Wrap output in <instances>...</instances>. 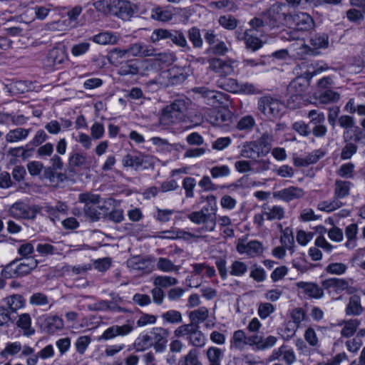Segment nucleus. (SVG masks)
Here are the masks:
<instances>
[{
    "mask_svg": "<svg viewBox=\"0 0 365 365\" xmlns=\"http://www.w3.org/2000/svg\"><path fill=\"white\" fill-rule=\"evenodd\" d=\"M248 24L250 29H247L241 36H238L239 39L244 40L246 46H262L268 43L264 35L271 29L262 13L252 19Z\"/></svg>",
    "mask_w": 365,
    "mask_h": 365,
    "instance_id": "1",
    "label": "nucleus"
},
{
    "mask_svg": "<svg viewBox=\"0 0 365 365\" xmlns=\"http://www.w3.org/2000/svg\"><path fill=\"white\" fill-rule=\"evenodd\" d=\"M188 102L183 99L175 100L162 110L160 123L169 126L186 120Z\"/></svg>",
    "mask_w": 365,
    "mask_h": 365,
    "instance_id": "2",
    "label": "nucleus"
},
{
    "mask_svg": "<svg viewBox=\"0 0 365 365\" xmlns=\"http://www.w3.org/2000/svg\"><path fill=\"white\" fill-rule=\"evenodd\" d=\"M272 141V135L264 133L258 140L245 145L241 150V155L246 158L265 156L271 149Z\"/></svg>",
    "mask_w": 365,
    "mask_h": 365,
    "instance_id": "3",
    "label": "nucleus"
},
{
    "mask_svg": "<svg viewBox=\"0 0 365 365\" xmlns=\"http://www.w3.org/2000/svg\"><path fill=\"white\" fill-rule=\"evenodd\" d=\"M287 8L284 4H274L266 11L262 12V16L271 30L283 26H289L291 19Z\"/></svg>",
    "mask_w": 365,
    "mask_h": 365,
    "instance_id": "4",
    "label": "nucleus"
},
{
    "mask_svg": "<svg viewBox=\"0 0 365 365\" xmlns=\"http://www.w3.org/2000/svg\"><path fill=\"white\" fill-rule=\"evenodd\" d=\"M15 263L16 261H13L2 270L1 274L4 278L22 277L29 274L37 267L38 261L34 257H30L16 267Z\"/></svg>",
    "mask_w": 365,
    "mask_h": 365,
    "instance_id": "5",
    "label": "nucleus"
},
{
    "mask_svg": "<svg viewBox=\"0 0 365 365\" xmlns=\"http://www.w3.org/2000/svg\"><path fill=\"white\" fill-rule=\"evenodd\" d=\"M258 110L268 119L275 120L282 115L283 104L271 96H262L257 103Z\"/></svg>",
    "mask_w": 365,
    "mask_h": 365,
    "instance_id": "6",
    "label": "nucleus"
},
{
    "mask_svg": "<svg viewBox=\"0 0 365 365\" xmlns=\"http://www.w3.org/2000/svg\"><path fill=\"white\" fill-rule=\"evenodd\" d=\"M175 336H186L190 344L197 348H202L205 345L206 337L200 330V327H193L192 325H181L174 331Z\"/></svg>",
    "mask_w": 365,
    "mask_h": 365,
    "instance_id": "7",
    "label": "nucleus"
},
{
    "mask_svg": "<svg viewBox=\"0 0 365 365\" xmlns=\"http://www.w3.org/2000/svg\"><path fill=\"white\" fill-rule=\"evenodd\" d=\"M187 218L196 225L202 224L203 226L199 229L204 232H212L216 226V213L208 212L207 207H203L199 211L192 212L187 215Z\"/></svg>",
    "mask_w": 365,
    "mask_h": 365,
    "instance_id": "8",
    "label": "nucleus"
},
{
    "mask_svg": "<svg viewBox=\"0 0 365 365\" xmlns=\"http://www.w3.org/2000/svg\"><path fill=\"white\" fill-rule=\"evenodd\" d=\"M192 91L203 98L206 104L213 107L224 105L225 101L228 100L226 94L220 91L209 90L205 87L194 88Z\"/></svg>",
    "mask_w": 365,
    "mask_h": 365,
    "instance_id": "9",
    "label": "nucleus"
},
{
    "mask_svg": "<svg viewBox=\"0 0 365 365\" xmlns=\"http://www.w3.org/2000/svg\"><path fill=\"white\" fill-rule=\"evenodd\" d=\"M41 209L38 205L29 206L23 202H16L10 207L9 213L15 218L34 219Z\"/></svg>",
    "mask_w": 365,
    "mask_h": 365,
    "instance_id": "10",
    "label": "nucleus"
},
{
    "mask_svg": "<svg viewBox=\"0 0 365 365\" xmlns=\"http://www.w3.org/2000/svg\"><path fill=\"white\" fill-rule=\"evenodd\" d=\"M309 73H304V76H299L293 80L287 87L288 93L291 98L301 99L307 93L310 84L311 78H309Z\"/></svg>",
    "mask_w": 365,
    "mask_h": 365,
    "instance_id": "11",
    "label": "nucleus"
},
{
    "mask_svg": "<svg viewBox=\"0 0 365 365\" xmlns=\"http://www.w3.org/2000/svg\"><path fill=\"white\" fill-rule=\"evenodd\" d=\"M145 47H130L128 49L123 50L115 48L109 53V59L110 62L115 63H120V58H129L131 56L138 54L143 56H150L153 53L143 49Z\"/></svg>",
    "mask_w": 365,
    "mask_h": 365,
    "instance_id": "12",
    "label": "nucleus"
},
{
    "mask_svg": "<svg viewBox=\"0 0 365 365\" xmlns=\"http://www.w3.org/2000/svg\"><path fill=\"white\" fill-rule=\"evenodd\" d=\"M236 250L240 254H246L251 257H255L263 253L264 247L257 240L247 242L245 239L240 238L238 240Z\"/></svg>",
    "mask_w": 365,
    "mask_h": 365,
    "instance_id": "13",
    "label": "nucleus"
},
{
    "mask_svg": "<svg viewBox=\"0 0 365 365\" xmlns=\"http://www.w3.org/2000/svg\"><path fill=\"white\" fill-rule=\"evenodd\" d=\"M289 27H294L299 31H309L314 26L312 17L305 12L290 14Z\"/></svg>",
    "mask_w": 365,
    "mask_h": 365,
    "instance_id": "14",
    "label": "nucleus"
},
{
    "mask_svg": "<svg viewBox=\"0 0 365 365\" xmlns=\"http://www.w3.org/2000/svg\"><path fill=\"white\" fill-rule=\"evenodd\" d=\"M150 336L155 351H163L166 347L169 331L163 327H153L150 331Z\"/></svg>",
    "mask_w": 365,
    "mask_h": 365,
    "instance_id": "15",
    "label": "nucleus"
},
{
    "mask_svg": "<svg viewBox=\"0 0 365 365\" xmlns=\"http://www.w3.org/2000/svg\"><path fill=\"white\" fill-rule=\"evenodd\" d=\"M304 191L302 188L290 186L273 193L274 198L289 202L294 200H299L304 196Z\"/></svg>",
    "mask_w": 365,
    "mask_h": 365,
    "instance_id": "16",
    "label": "nucleus"
},
{
    "mask_svg": "<svg viewBox=\"0 0 365 365\" xmlns=\"http://www.w3.org/2000/svg\"><path fill=\"white\" fill-rule=\"evenodd\" d=\"M233 63L234 61H225L217 58L209 60L210 68L221 77H225L234 73Z\"/></svg>",
    "mask_w": 365,
    "mask_h": 365,
    "instance_id": "17",
    "label": "nucleus"
},
{
    "mask_svg": "<svg viewBox=\"0 0 365 365\" xmlns=\"http://www.w3.org/2000/svg\"><path fill=\"white\" fill-rule=\"evenodd\" d=\"M133 329V326L130 323L125 324L122 326L113 325L104 331L100 339L109 340L117 336H126Z\"/></svg>",
    "mask_w": 365,
    "mask_h": 365,
    "instance_id": "18",
    "label": "nucleus"
},
{
    "mask_svg": "<svg viewBox=\"0 0 365 365\" xmlns=\"http://www.w3.org/2000/svg\"><path fill=\"white\" fill-rule=\"evenodd\" d=\"M322 287L323 289L327 290L329 292H334L339 294L349 287L348 281L344 279H339L336 277L329 278L322 281Z\"/></svg>",
    "mask_w": 365,
    "mask_h": 365,
    "instance_id": "19",
    "label": "nucleus"
},
{
    "mask_svg": "<svg viewBox=\"0 0 365 365\" xmlns=\"http://www.w3.org/2000/svg\"><path fill=\"white\" fill-rule=\"evenodd\" d=\"M66 58L64 47H53L49 51L44 64L48 68H54L56 66L62 63Z\"/></svg>",
    "mask_w": 365,
    "mask_h": 365,
    "instance_id": "20",
    "label": "nucleus"
},
{
    "mask_svg": "<svg viewBox=\"0 0 365 365\" xmlns=\"http://www.w3.org/2000/svg\"><path fill=\"white\" fill-rule=\"evenodd\" d=\"M299 289H302L304 293L310 298L320 299L324 297L323 287L313 282H299L296 284Z\"/></svg>",
    "mask_w": 365,
    "mask_h": 365,
    "instance_id": "21",
    "label": "nucleus"
},
{
    "mask_svg": "<svg viewBox=\"0 0 365 365\" xmlns=\"http://www.w3.org/2000/svg\"><path fill=\"white\" fill-rule=\"evenodd\" d=\"M190 324L185 325H192L193 327H200V324L205 322L209 317V310L205 307H199L189 313Z\"/></svg>",
    "mask_w": 365,
    "mask_h": 365,
    "instance_id": "22",
    "label": "nucleus"
},
{
    "mask_svg": "<svg viewBox=\"0 0 365 365\" xmlns=\"http://www.w3.org/2000/svg\"><path fill=\"white\" fill-rule=\"evenodd\" d=\"M93 43L101 45H114L119 41V36L110 31H104L99 33L92 37Z\"/></svg>",
    "mask_w": 365,
    "mask_h": 365,
    "instance_id": "23",
    "label": "nucleus"
},
{
    "mask_svg": "<svg viewBox=\"0 0 365 365\" xmlns=\"http://www.w3.org/2000/svg\"><path fill=\"white\" fill-rule=\"evenodd\" d=\"M30 131L31 129L17 128L9 130L6 133L5 138L8 143H16L26 139L28 137Z\"/></svg>",
    "mask_w": 365,
    "mask_h": 365,
    "instance_id": "24",
    "label": "nucleus"
},
{
    "mask_svg": "<svg viewBox=\"0 0 365 365\" xmlns=\"http://www.w3.org/2000/svg\"><path fill=\"white\" fill-rule=\"evenodd\" d=\"M357 233L358 226L355 223L351 224L345 228V236L347 239L345 243L346 248L351 250L356 246Z\"/></svg>",
    "mask_w": 365,
    "mask_h": 365,
    "instance_id": "25",
    "label": "nucleus"
},
{
    "mask_svg": "<svg viewBox=\"0 0 365 365\" xmlns=\"http://www.w3.org/2000/svg\"><path fill=\"white\" fill-rule=\"evenodd\" d=\"M351 183L349 181L336 180L334 183V196L337 200L344 198L349 195Z\"/></svg>",
    "mask_w": 365,
    "mask_h": 365,
    "instance_id": "26",
    "label": "nucleus"
},
{
    "mask_svg": "<svg viewBox=\"0 0 365 365\" xmlns=\"http://www.w3.org/2000/svg\"><path fill=\"white\" fill-rule=\"evenodd\" d=\"M173 16L171 11L158 6L153 8L150 11V18L158 21L166 22L170 21Z\"/></svg>",
    "mask_w": 365,
    "mask_h": 365,
    "instance_id": "27",
    "label": "nucleus"
},
{
    "mask_svg": "<svg viewBox=\"0 0 365 365\" xmlns=\"http://www.w3.org/2000/svg\"><path fill=\"white\" fill-rule=\"evenodd\" d=\"M35 86L33 82L28 81H16L11 84L10 90L14 93H24L34 91Z\"/></svg>",
    "mask_w": 365,
    "mask_h": 365,
    "instance_id": "28",
    "label": "nucleus"
},
{
    "mask_svg": "<svg viewBox=\"0 0 365 365\" xmlns=\"http://www.w3.org/2000/svg\"><path fill=\"white\" fill-rule=\"evenodd\" d=\"M338 121L339 125L346 129L343 133L344 140H350L351 137L350 135L349 128H351L354 125V118L350 115H343L339 118Z\"/></svg>",
    "mask_w": 365,
    "mask_h": 365,
    "instance_id": "29",
    "label": "nucleus"
},
{
    "mask_svg": "<svg viewBox=\"0 0 365 365\" xmlns=\"http://www.w3.org/2000/svg\"><path fill=\"white\" fill-rule=\"evenodd\" d=\"M31 319L29 314L24 313L19 316L16 325L24 330V335L30 336L34 333V329L31 328Z\"/></svg>",
    "mask_w": 365,
    "mask_h": 365,
    "instance_id": "30",
    "label": "nucleus"
},
{
    "mask_svg": "<svg viewBox=\"0 0 365 365\" xmlns=\"http://www.w3.org/2000/svg\"><path fill=\"white\" fill-rule=\"evenodd\" d=\"M362 312L360 297L354 295L350 297L349 302L346 308V313L348 315H359Z\"/></svg>",
    "mask_w": 365,
    "mask_h": 365,
    "instance_id": "31",
    "label": "nucleus"
},
{
    "mask_svg": "<svg viewBox=\"0 0 365 365\" xmlns=\"http://www.w3.org/2000/svg\"><path fill=\"white\" fill-rule=\"evenodd\" d=\"M5 301L9 309L13 312H16L18 309L22 308L25 303L24 297L20 294L9 296L5 299Z\"/></svg>",
    "mask_w": 365,
    "mask_h": 365,
    "instance_id": "32",
    "label": "nucleus"
},
{
    "mask_svg": "<svg viewBox=\"0 0 365 365\" xmlns=\"http://www.w3.org/2000/svg\"><path fill=\"white\" fill-rule=\"evenodd\" d=\"M157 269L165 272H178L179 266L174 264L169 259L160 257L156 263Z\"/></svg>",
    "mask_w": 365,
    "mask_h": 365,
    "instance_id": "33",
    "label": "nucleus"
},
{
    "mask_svg": "<svg viewBox=\"0 0 365 365\" xmlns=\"http://www.w3.org/2000/svg\"><path fill=\"white\" fill-rule=\"evenodd\" d=\"M342 324H344V327L341 331V336L344 337H350L356 332L359 325V321L356 319H349L348 321L343 322Z\"/></svg>",
    "mask_w": 365,
    "mask_h": 365,
    "instance_id": "34",
    "label": "nucleus"
},
{
    "mask_svg": "<svg viewBox=\"0 0 365 365\" xmlns=\"http://www.w3.org/2000/svg\"><path fill=\"white\" fill-rule=\"evenodd\" d=\"M45 322L46 328L50 332H55L57 330H61L64 326L63 319L56 315L48 317L46 319Z\"/></svg>",
    "mask_w": 365,
    "mask_h": 365,
    "instance_id": "35",
    "label": "nucleus"
},
{
    "mask_svg": "<svg viewBox=\"0 0 365 365\" xmlns=\"http://www.w3.org/2000/svg\"><path fill=\"white\" fill-rule=\"evenodd\" d=\"M101 195L91 192H86L78 195V201L85 205H98L101 202Z\"/></svg>",
    "mask_w": 365,
    "mask_h": 365,
    "instance_id": "36",
    "label": "nucleus"
},
{
    "mask_svg": "<svg viewBox=\"0 0 365 365\" xmlns=\"http://www.w3.org/2000/svg\"><path fill=\"white\" fill-rule=\"evenodd\" d=\"M319 103L323 104H328L331 103L337 102L340 98L339 93L331 90H327L321 93L318 97H317Z\"/></svg>",
    "mask_w": 365,
    "mask_h": 365,
    "instance_id": "37",
    "label": "nucleus"
},
{
    "mask_svg": "<svg viewBox=\"0 0 365 365\" xmlns=\"http://www.w3.org/2000/svg\"><path fill=\"white\" fill-rule=\"evenodd\" d=\"M178 282L176 278L169 276H157L153 279V284L160 289L175 285Z\"/></svg>",
    "mask_w": 365,
    "mask_h": 365,
    "instance_id": "38",
    "label": "nucleus"
},
{
    "mask_svg": "<svg viewBox=\"0 0 365 365\" xmlns=\"http://www.w3.org/2000/svg\"><path fill=\"white\" fill-rule=\"evenodd\" d=\"M218 83L222 88L229 92L237 93L241 89V86L234 78H222L218 81Z\"/></svg>",
    "mask_w": 365,
    "mask_h": 365,
    "instance_id": "39",
    "label": "nucleus"
},
{
    "mask_svg": "<svg viewBox=\"0 0 365 365\" xmlns=\"http://www.w3.org/2000/svg\"><path fill=\"white\" fill-rule=\"evenodd\" d=\"M284 209L277 205L268 208L267 210L263 212V215H264L268 220H281L284 217Z\"/></svg>",
    "mask_w": 365,
    "mask_h": 365,
    "instance_id": "40",
    "label": "nucleus"
},
{
    "mask_svg": "<svg viewBox=\"0 0 365 365\" xmlns=\"http://www.w3.org/2000/svg\"><path fill=\"white\" fill-rule=\"evenodd\" d=\"M219 24L227 30H234L238 25V20L232 15L220 16L218 19Z\"/></svg>",
    "mask_w": 365,
    "mask_h": 365,
    "instance_id": "41",
    "label": "nucleus"
},
{
    "mask_svg": "<svg viewBox=\"0 0 365 365\" xmlns=\"http://www.w3.org/2000/svg\"><path fill=\"white\" fill-rule=\"evenodd\" d=\"M342 205L343 203L340 200L334 198L331 201L320 202L317 205V208L319 210L330 212L340 208Z\"/></svg>",
    "mask_w": 365,
    "mask_h": 365,
    "instance_id": "42",
    "label": "nucleus"
},
{
    "mask_svg": "<svg viewBox=\"0 0 365 365\" xmlns=\"http://www.w3.org/2000/svg\"><path fill=\"white\" fill-rule=\"evenodd\" d=\"M209 6L213 9H226L228 11H235L237 9V6L232 0L211 1Z\"/></svg>",
    "mask_w": 365,
    "mask_h": 365,
    "instance_id": "43",
    "label": "nucleus"
},
{
    "mask_svg": "<svg viewBox=\"0 0 365 365\" xmlns=\"http://www.w3.org/2000/svg\"><path fill=\"white\" fill-rule=\"evenodd\" d=\"M95 205H85L83 208L85 217L88 218L91 222H97L101 218V212Z\"/></svg>",
    "mask_w": 365,
    "mask_h": 365,
    "instance_id": "44",
    "label": "nucleus"
},
{
    "mask_svg": "<svg viewBox=\"0 0 365 365\" xmlns=\"http://www.w3.org/2000/svg\"><path fill=\"white\" fill-rule=\"evenodd\" d=\"M119 16L125 19L131 16L134 14L130 2L128 1H120L118 4Z\"/></svg>",
    "mask_w": 365,
    "mask_h": 365,
    "instance_id": "45",
    "label": "nucleus"
},
{
    "mask_svg": "<svg viewBox=\"0 0 365 365\" xmlns=\"http://www.w3.org/2000/svg\"><path fill=\"white\" fill-rule=\"evenodd\" d=\"M163 233L165 234H170V236H168V237L172 239V240H176V239H184L185 240H189L191 238L193 237H197L194 234H192L191 232H186L184 230H165Z\"/></svg>",
    "mask_w": 365,
    "mask_h": 365,
    "instance_id": "46",
    "label": "nucleus"
},
{
    "mask_svg": "<svg viewBox=\"0 0 365 365\" xmlns=\"http://www.w3.org/2000/svg\"><path fill=\"white\" fill-rule=\"evenodd\" d=\"M135 346L137 351H144L151 346H153L151 336L145 334L138 338L135 343Z\"/></svg>",
    "mask_w": 365,
    "mask_h": 365,
    "instance_id": "47",
    "label": "nucleus"
},
{
    "mask_svg": "<svg viewBox=\"0 0 365 365\" xmlns=\"http://www.w3.org/2000/svg\"><path fill=\"white\" fill-rule=\"evenodd\" d=\"M232 343L235 348L238 349H243L244 346L246 345L247 336L242 330H237L234 332L232 336Z\"/></svg>",
    "mask_w": 365,
    "mask_h": 365,
    "instance_id": "48",
    "label": "nucleus"
},
{
    "mask_svg": "<svg viewBox=\"0 0 365 365\" xmlns=\"http://www.w3.org/2000/svg\"><path fill=\"white\" fill-rule=\"evenodd\" d=\"M143 160L140 155H126L123 159V165L125 167H139L143 164Z\"/></svg>",
    "mask_w": 365,
    "mask_h": 365,
    "instance_id": "49",
    "label": "nucleus"
},
{
    "mask_svg": "<svg viewBox=\"0 0 365 365\" xmlns=\"http://www.w3.org/2000/svg\"><path fill=\"white\" fill-rule=\"evenodd\" d=\"M162 318L167 322L177 324L182 322V314L176 310H169L162 314Z\"/></svg>",
    "mask_w": 365,
    "mask_h": 365,
    "instance_id": "50",
    "label": "nucleus"
},
{
    "mask_svg": "<svg viewBox=\"0 0 365 365\" xmlns=\"http://www.w3.org/2000/svg\"><path fill=\"white\" fill-rule=\"evenodd\" d=\"M177 46H187V41L183 33L178 30L170 31L169 38Z\"/></svg>",
    "mask_w": 365,
    "mask_h": 365,
    "instance_id": "51",
    "label": "nucleus"
},
{
    "mask_svg": "<svg viewBox=\"0 0 365 365\" xmlns=\"http://www.w3.org/2000/svg\"><path fill=\"white\" fill-rule=\"evenodd\" d=\"M222 355V350L215 346H211L207 350V357L210 363H220Z\"/></svg>",
    "mask_w": 365,
    "mask_h": 365,
    "instance_id": "52",
    "label": "nucleus"
},
{
    "mask_svg": "<svg viewBox=\"0 0 365 365\" xmlns=\"http://www.w3.org/2000/svg\"><path fill=\"white\" fill-rule=\"evenodd\" d=\"M188 38L193 46H202V38L198 28L193 26L187 31Z\"/></svg>",
    "mask_w": 365,
    "mask_h": 365,
    "instance_id": "53",
    "label": "nucleus"
},
{
    "mask_svg": "<svg viewBox=\"0 0 365 365\" xmlns=\"http://www.w3.org/2000/svg\"><path fill=\"white\" fill-rule=\"evenodd\" d=\"M296 33L295 32H289L288 31L284 30L282 31L278 38H280L282 40L292 41L296 40L295 44L298 46H307L304 41L303 39L299 38L298 37H296ZM294 43H292V46H294Z\"/></svg>",
    "mask_w": 365,
    "mask_h": 365,
    "instance_id": "54",
    "label": "nucleus"
},
{
    "mask_svg": "<svg viewBox=\"0 0 365 365\" xmlns=\"http://www.w3.org/2000/svg\"><path fill=\"white\" fill-rule=\"evenodd\" d=\"M199 352L192 349L184 356V365H202L198 359Z\"/></svg>",
    "mask_w": 365,
    "mask_h": 365,
    "instance_id": "55",
    "label": "nucleus"
},
{
    "mask_svg": "<svg viewBox=\"0 0 365 365\" xmlns=\"http://www.w3.org/2000/svg\"><path fill=\"white\" fill-rule=\"evenodd\" d=\"M230 274L233 276H242L247 271V265L240 261H235L230 267Z\"/></svg>",
    "mask_w": 365,
    "mask_h": 365,
    "instance_id": "56",
    "label": "nucleus"
},
{
    "mask_svg": "<svg viewBox=\"0 0 365 365\" xmlns=\"http://www.w3.org/2000/svg\"><path fill=\"white\" fill-rule=\"evenodd\" d=\"M196 185L195 180L191 177L185 178L182 181V187L185 190V196L191 198L194 196L193 190Z\"/></svg>",
    "mask_w": 365,
    "mask_h": 365,
    "instance_id": "57",
    "label": "nucleus"
},
{
    "mask_svg": "<svg viewBox=\"0 0 365 365\" xmlns=\"http://www.w3.org/2000/svg\"><path fill=\"white\" fill-rule=\"evenodd\" d=\"M255 125V120L251 115L242 117L237 123V128L240 130H251Z\"/></svg>",
    "mask_w": 365,
    "mask_h": 365,
    "instance_id": "58",
    "label": "nucleus"
},
{
    "mask_svg": "<svg viewBox=\"0 0 365 365\" xmlns=\"http://www.w3.org/2000/svg\"><path fill=\"white\" fill-rule=\"evenodd\" d=\"M91 341V339L88 336H81L78 337L75 344L77 351L81 354H83Z\"/></svg>",
    "mask_w": 365,
    "mask_h": 365,
    "instance_id": "59",
    "label": "nucleus"
},
{
    "mask_svg": "<svg viewBox=\"0 0 365 365\" xmlns=\"http://www.w3.org/2000/svg\"><path fill=\"white\" fill-rule=\"evenodd\" d=\"M230 170L227 165L215 166L211 168L210 174L213 178L229 175Z\"/></svg>",
    "mask_w": 365,
    "mask_h": 365,
    "instance_id": "60",
    "label": "nucleus"
},
{
    "mask_svg": "<svg viewBox=\"0 0 365 365\" xmlns=\"http://www.w3.org/2000/svg\"><path fill=\"white\" fill-rule=\"evenodd\" d=\"M274 312V306L268 302L260 303L258 307V314L262 319H266Z\"/></svg>",
    "mask_w": 365,
    "mask_h": 365,
    "instance_id": "61",
    "label": "nucleus"
},
{
    "mask_svg": "<svg viewBox=\"0 0 365 365\" xmlns=\"http://www.w3.org/2000/svg\"><path fill=\"white\" fill-rule=\"evenodd\" d=\"M170 30L158 29L153 31L150 36V40L153 43H156L160 40L168 39Z\"/></svg>",
    "mask_w": 365,
    "mask_h": 365,
    "instance_id": "62",
    "label": "nucleus"
},
{
    "mask_svg": "<svg viewBox=\"0 0 365 365\" xmlns=\"http://www.w3.org/2000/svg\"><path fill=\"white\" fill-rule=\"evenodd\" d=\"M21 349V345L19 342L9 343L5 349L1 351V356H7V355H15Z\"/></svg>",
    "mask_w": 365,
    "mask_h": 365,
    "instance_id": "63",
    "label": "nucleus"
},
{
    "mask_svg": "<svg viewBox=\"0 0 365 365\" xmlns=\"http://www.w3.org/2000/svg\"><path fill=\"white\" fill-rule=\"evenodd\" d=\"M346 270V266L343 263L336 262L329 264L326 271L331 274H341Z\"/></svg>",
    "mask_w": 365,
    "mask_h": 365,
    "instance_id": "64",
    "label": "nucleus"
}]
</instances>
